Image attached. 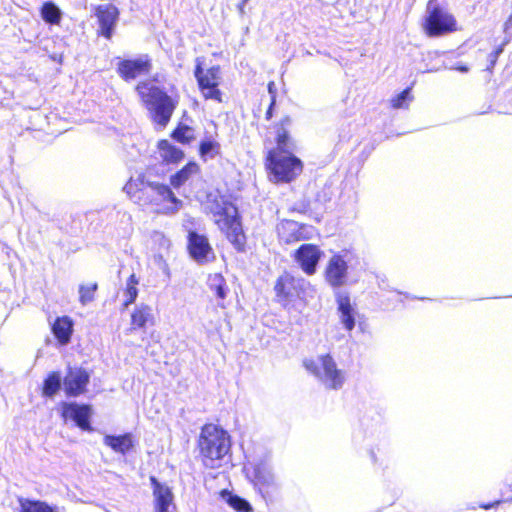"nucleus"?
I'll return each instance as SVG.
<instances>
[{
	"label": "nucleus",
	"instance_id": "f257e3e1",
	"mask_svg": "<svg viewBox=\"0 0 512 512\" xmlns=\"http://www.w3.org/2000/svg\"><path fill=\"white\" fill-rule=\"evenodd\" d=\"M155 81V77L139 81L135 91L151 122L165 128L178 107L180 96L174 86L167 91L164 87L156 85Z\"/></svg>",
	"mask_w": 512,
	"mask_h": 512
},
{
	"label": "nucleus",
	"instance_id": "f03ea898",
	"mask_svg": "<svg viewBox=\"0 0 512 512\" xmlns=\"http://www.w3.org/2000/svg\"><path fill=\"white\" fill-rule=\"evenodd\" d=\"M231 448V438L219 425L206 423L201 427L197 449L201 463L208 469H218Z\"/></svg>",
	"mask_w": 512,
	"mask_h": 512
},
{
	"label": "nucleus",
	"instance_id": "7ed1b4c3",
	"mask_svg": "<svg viewBox=\"0 0 512 512\" xmlns=\"http://www.w3.org/2000/svg\"><path fill=\"white\" fill-rule=\"evenodd\" d=\"M293 149H270L265 156V169L275 183H290L300 176L304 169L302 160Z\"/></svg>",
	"mask_w": 512,
	"mask_h": 512
},
{
	"label": "nucleus",
	"instance_id": "20e7f679",
	"mask_svg": "<svg viewBox=\"0 0 512 512\" xmlns=\"http://www.w3.org/2000/svg\"><path fill=\"white\" fill-rule=\"evenodd\" d=\"M421 27L425 35L430 38L445 36L459 30L454 14L438 0L427 1L426 14Z\"/></svg>",
	"mask_w": 512,
	"mask_h": 512
},
{
	"label": "nucleus",
	"instance_id": "39448f33",
	"mask_svg": "<svg viewBox=\"0 0 512 512\" xmlns=\"http://www.w3.org/2000/svg\"><path fill=\"white\" fill-rule=\"evenodd\" d=\"M309 288V281L285 270L277 277L274 284L276 302L287 309L293 308L297 304H306Z\"/></svg>",
	"mask_w": 512,
	"mask_h": 512
},
{
	"label": "nucleus",
	"instance_id": "423d86ee",
	"mask_svg": "<svg viewBox=\"0 0 512 512\" xmlns=\"http://www.w3.org/2000/svg\"><path fill=\"white\" fill-rule=\"evenodd\" d=\"M215 224L224 234L226 239L239 253L246 251L247 237L245 235L241 216L238 209L232 203H225L219 210L214 212Z\"/></svg>",
	"mask_w": 512,
	"mask_h": 512
},
{
	"label": "nucleus",
	"instance_id": "0eeeda50",
	"mask_svg": "<svg viewBox=\"0 0 512 512\" xmlns=\"http://www.w3.org/2000/svg\"><path fill=\"white\" fill-rule=\"evenodd\" d=\"M215 224L224 234L226 239L239 253L246 251L247 237L245 235L241 216L238 209L232 203H225L219 210L214 212Z\"/></svg>",
	"mask_w": 512,
	"mask_h": 512
},
{
	"label": "nucleus",
	"instance_id": "6e6552de",
	"mask_svg": "<svg viewBox=\"0 0 512 512\" xmlns=\"http://www.w3.org/2000/svg\"><path fill=\"white\" fill-rule=\"evenodd\" d=\"M194 77L198 89L204 100H213L217 103L223 102V93L221 91L222 71L219 65L209 68L203 67V61L200 58L195 60Z\"/></svg>",
	"mask_w": 512,
	"mask_h": 512
},
{
	"label": "nucleus",
	"instance_id": "1a4fd4ad",
	"mask_svg": "<svg viewBox=\"0 0 512 512\" xmlns=\"http://www.w3.org/2000/svg\"><path fill=\"white\" fill-rule=\"evenodd\" d=\"M320 366L314 360H305L304 367L315 377L325 383L330 390H339L345 382V375L337 367L336 362L330 354L319 357Z\"/></svg>",
	"mask_w": 512,
	"mask_h": 512
},
{
	"label": "nucleus",
	"instance_id": "9d476101",
	"mask_svg": "<svg viewBox=\"0 0 512 512\" xmlns=\"http://www.w3.org/2000/svg\"><path fill=\"white\" fill-rule=\"evenodd\" d=\"M152 69L153 62L148 54L141 55L137 58H121L116 64V72L125 82H130L141 76L149 75Z\"/></svg>",
	"mask_w": 512,
	"mask_h": 512
},
{
	"label": "nucleus",
	"instance_id": "9b49d317",
	"mask_svg": "<svg viewBox=\"0 0 512 512\" xmlns=\"http://www.w3.org/2000/svg\"><path fill=\"white\" fill-rule=\"evenodd\" d=\"M186 249L190 258L200 265L214 262L216 259L209 238L195 230H189L187 233Z\"/></svg>",
	"mask_w": 512,
	"mask_h": 512
},
{
	"label": "nucleus",
	"instance_id": "f8f14e48",
	"mask_svg": "<svg viewBox=\"0 0 512 512\" xmlns=\"http://www.w3.org/2000/svg\"><path fill=\"white\" fill-rule=\"evenodd\" d=\"M60 408V416L64 421H73L75 425L83 431L90 432L93 430L90 421L93 414L91 405L76 402H63Z\"/></svg>",
	"mask_w": 512,
	"mask_h": 512
},
{
	"label": "nucleus",
	"instance_id": "ddd939ff",
	"mask_svg": "<svg viewBox=\"0 0 512 512\" xmlns=\"http://www.w3.org/2000/svg\"><path fill=\"white\" fill-rule=\"evenodd\" d=\"M93 11L98 23L97 35L110 40L119 20V9L113 4H101L95 6Z\"/></svg>",
	"mask_w": 512,
	"mask_h": 512
},
{
	"label": "nucleus",
	"instance_id": "4468645a",
	"mask_svg": "<svg viewBox=\"0 0 512 512\" xmlns=\"http://www.w3.org/2000/svg\"><path fill=\"white\" fill-rule=\"evenodd\" d=\"M323 252L316 244L304 243L301 244L293 253L292 257L297 262L301 270L306 275H313L316 273L317 266Z\"/></svg>",
	"mask_w": 512,
	"mask_h": 512
},
{
	"label": "nucleus",
	"instance_id": "2eb2a0df",
	"mask_svg": "<svg viewBox=\"0 0 512 512\" xmlns=\"http://www.w3.org/2000/svg\"><path fill=\"white\" fill-rule=\"evenodd\" d=\"M89 382L90 374L86 369L68 368L63 378L64 392L67 397H78L87 392Z\"/></svg>",
	"mask_w": 512,
	"mask_h": 512
},
{
	"label": "nucleus",
	"instance_id": "dca6fc26",
	"mask_svg": "<svg viewBox=\"0 0 512 512\" xmlns=\"http://www.w3.org/2000/svg\"><path fill=\"white\" fill-rule=\"evenodd\" d=\"M348 277V264L344 256L333 254L327 262L324 270L325 281L333 288H339L346 284Z\"/></svg>",
	"mask_w": 512,
	"mask_h": 512
},
{
	"label": "nucleus",
	"instance_id": "f3484780",
	"mask_svg": "<svg viewBox=\"0 0 512 512\" xmlns=\"http://www.w3.org/2000/svg\"><path fill=\"white\" fill-rule=\"evenodd\" d=\"M151 184L152 182L147 180L146 175L140 173L135 178L131 177L123 189L134 203L140 206H149L151 204V199L149 198Z\"/></svg>",
	"mask_w": 512,
	"mask_h": 512
},
{
	"label": "nucleus",
	"instance_id": "a211bd4d",
	"mask_svg": "<svg viewBox=\"0 0 512 512\" xmlns=\"http://www.w3.org/2000/svg\"><path fill=\"white\" fill-rule=\"evenodd\" d=\"M309 226L298 223L294 220L285 219L280 222L277 228L278 238L285 244H293L311 238Z\"/></svg>",
	"mask_w": 512,
	"mask_h": 512
},
{
	"label": "nucleus",
	"instance_id": "6ab92c4d",
	"mask_svg": "<svg viewBox=\"0 0 512 512\" xmlns=\"http://www.w3.org/2000/svg\"><path fill=\"white\" fill-rule=\"evenodd\" d=\"M154 497V512H169L175 509L174 495L170 487L160 483L155 476L149 477Z\"/></svg>",
	"mask_w": 512,
	"mask_h": 512
},
{
	"label": "nucleus",
	"instance_id": "aec40b11",
	"mask_svg": "<svg viewBox=\"0 0 512 512\" xmlns=\"http://www.w3.org/2000/svg\"><path fill=\"white\" fill-rule=\"evenodd\" d=\"M293 118L290 115H284L280 120L272 124L274 133L275 147L272 149H293L294 143L291 137Z\"/></svg>",
	"mask_w": 512,
	"mask_h": 512
},
{
	"label": "nucleus",
	"instance_id": "412c9836",
	"mask_svg": "<svg viewBox=\"0 0 512 512\" xmlns=\"http://www.w3.org/2000/svg\"><path fill=\"white\" fill-rule=\"evenodd\" d=\"M208 291L213 295L217 307L225 309L227 307L226 299L230 289L227 280L221 272L209 273L206 278Z\"/></svg>",
	"mask_w": 512,
	"mask_h": 512
},
{
	"label": "nucleus",
	"instance_id": "4be33fe9",
	"mask_svg": "<svg viewBox=\"0 0 512 512\" xmlns=\"http://www.w3.org/2000/svg\"><path fill=\"white\" fill-rule=\"evenodd\" d=\"M155 324V317L151 306L147 304L137 305L130 315L129 331L146 330L148 326Z\"/></svg>",
	"mask_w": 512,
	"mask_h": 512
},
{
	"label": "nucleus",
	"instance_id": "5701e85b",
	"mask_svg": "<svg viewBox=\"0 0 512 512\" xmlns=\"http://www.w3.org/2000/svg\"><path fill=\"white\" fill-rule=\"evenodd\" d=\"M73 327L74 322L69 316L57 317L54 320L51 331L58 344L67 345L71 341Z\"/></svg>",
	"mask_w": 512,
	"mask_h": 512
},
{
	"label": "nucleus",
	"instance_id": "b1692460",
	"mask_svg": "<svg viewBox=\"0 0 512 512\" xmlns=\"http://www.w3.org/2000/svg\"><path fill=\"white\" fill-rule=\"evenodd\" d=\"M337 305L340 321L344 328L347 331L353 330L355 327V312L350 297L347 294H339L337 296Z\"/></svg>",
	"mask_w": 512,
	"mask_h": 512
},
{
	"label": "nucleus",
	"instance_id": "393cba45",
	"mask_svg": "<svg viewBox=\"0 0 512 512\" xmlns=\"http://www.w3.org/2000/svg\"><path fill=\"white\" fill-rule=\"evenodd\" d=\"M151 204L149 206H161L165 203L175 204L177 198L168 185L153 183L151 184V192L149 193Z\"/></svg>",
	"mask_w": 512,
	"mask_h": 512
},
{
	"label": "nucleus",
	"instance_id": "a878e982",
	"mask_svg": "<svg viewBox=\"0 0 512 512\" xmlns=\"http://www.w3.org/2000/svg\"><path fill=\"white\" fill-rule=\"evenodd\" d=\"M103 442L106 446L111 448L114 452L120 454H126L131 451L134 447L133 436L130 433H124L121 435H106L103 438Z\"/></svg>",
	"mask_w": 512,
	"mask_h": 512
},
{
	"label": "nucleus",
	"instance_id": "bb28decb",
	"mask_svg": "<svg viewBox=\"0 0 512 512\" xmlns=\"http://www.w3.org/2000/svg\"><path fill=\"white\" fill-rule=\"evenodd\" d=\"M161 153V159L166 164H177L184 158V152L177 146L171 144L167 139H161L157 143Z\"/></svg>",
	"mask_w": 512,
	"mask_h": 512
},
{
	"label": "nucleus",
	"instance_id": "cd10ccee",
	"mask_svg": "<svg viewBox=\"0 0 512 512\" xmlns=\"http://www.w3.org/2000/svg\"><path fill=\"white\" fill-rule=\"evenodd\" d=\"M170 136L176 142L183 145H188L192 143L196 138L195 128L183 122H178L176 127L170 133Z\"/></svg>",
	"mask_w": 512,
	"mask_h": 512
},
{
	"label": "nucleus",
	"instance_id": "c85d7f7f",
	"mask_svg": "<svg viewBox=\"0 0 512 512\" xmlns=\"http://www.w3.org/2000/svg\"><path fill=\"white\" fill-rule=\"evenodd\" d=\"M200 171L199 165L195 162H188L179 171L170 178L173 187L178 188L183 185L193 174Z\"/></svg>",
	"mask_w": 512,
	"mask_h": 512
},
{
	"label": "nucleus",
	"instance_id": "c756f323",
	"mask_svg": "<svg viewBox=\"0 0 512 512\" xmlns=\"http://www.w3.org/2000/svg\"><path fill=\"white\" fill-rule=\"evenodd\" d=\"M18 504V512H55L52 506L41 500L19 497Z\"/></svg>",
	"mask_w": 512,
	"mask_h": 512
},
{
	"label": "nucleus",
	"instance_id": "7c9ffc66",
	"mask_svg": "<svg viewBox=\"0 0 512 512\" xmlns=\"http://www.w3.org/2000/svg\"><path fill=\"white\" fill-rule=\"evenodd\" d=\"M61 388V376L58 371L50 372L43 380L41 394L44 397H53Z\"/></svg>",
	"mask_w": 512,
	"mask_h": 512
},
{
	"label": "nucleus",
	"instance_id": "2f4dec72",
	"mask_svg": "<svg viewBox=\"0 0 512 512\" xmlns=\"http://www.w3.org/2000/svg\"><path fill=\"white\" fill-rule=\"evenodd\" d=\"M221 152V145L214 139H204L199 143L198 154L200 158L206 160L218 156Z\"/></svg>",
	"mask_w": 512,
	"mask_h": 512
},
{
	"label": "nucleus",
	"instance_id": "473e14b6",
	"mask_svg": "<svg viewBox=\"0 0 512 512\" xmlns=\"http://www.w3.org/2000/svg\"><path fill=\"white\" fill-rule=\"evenodd\" d=\"M42 19L51 25H57L61 21V11L53 2H45L40 9Z\"/></svg>",
	"mask_w": 512,
	"mask_h": 512
},
{
	"label": "nucleus",
	"instance_id": "72a5a7b5",
	"mask_svg": "<svg viewBox=\"0 0 512 512\" xmlns=\"http://www.w3.org/2000/svg\"><path fill=\"white\" fill-rule=\"evenodd\" d=\"M139 279L135 273H132L126 281V287L124 289V293L126 296L125 301L123 302V307L127 308L129 305L133 304L136 301L138 296V286Z\"/></svg>",
	"mask_w": 512,
	"mask_h": 512
},
{
	"label": "nucleus",
	"instance_id": "f704fd0d",
	"mask_svg": "<svg viewBox=\"0 0 512 512\" xmlns=\"http://www.w3.org/2000/svg\"><path fill=\"white\" fill-rule=\"evenodd\" d=\"M98 290L97 282L79 285V302L85 306L95 300L96 292Z\"/></svg>",
	"mask_w": 512,
	"mask_h": 512
},
{
	"label": "nucleus",
	"instance_id": "c9c22d12",
	"mask_svg": "<svg viewBox=\"0 0 512 512\" xmlns=\"http://www.w3.org/2000/svg\"><path fill=\"white\" fill-rule=\"evenodd\" d=\"M222 495L227 496L226 502L237 512H251L253 510L250 503L238 495H233L226 490L222 492Z\"/></svg>",
	"mask_w": 512,
	"mask_h": 512
},
{
	"label": "nucleus",
	"instance_id": "e433bc0d",
	"mask_svg": "<svg viewBox=\"0 0 512 512\" xmlns=\"http://www.w3.org/2000/svg\"><path fill=\"white\" fill-rule=\"evenodd\" d=\"M254 485L264 497L271 498L277 490V485L272 478L257 477L254 480Z\"/></svg>",
	"mask_w": 512,
	"mask_h": 512
},
{
	"label": "nucleus",
	"instance_id": "4c0bfd02",
	"mask_svg": "<svg viewBox=\"0 0 512 512\" xmlns=\"http://www.w3.org/2000/svg\"><path fill=\"white\" fill-rule=\"evenodd\" d=\"M410 100V88L404 89L401 93L397 94L392 100L393 108H402L407 106V101Z\"/></svg>",
	"mask_w": 512,
	"mask_h": 512
},
{
	"label": "nucleus",
	"instance_id": "58836bf2",
	"mask_svg": "<svg viewBox=\"0 0 512 512\" xmlns=\"http://www.w3.org/2000/svg\"><path fill=\"white\" fill-rule=\"evenodd\" d=\"M276 105V101L275 99H270V103H269V106L265 112V119L266 120H271V118L273 117V113H274V107Z\"/></svg>",
	"mask_w": 512,
	"mask_h": 512
},
{
	"label": "nucleus",
	"instance_id": "ea45409f",
	"mask_svg": "<svg viewBox=\"0 0 512 512\" xmlns=\"http://www.w3.org/2000/svg\"><path fill=\"white\" fill-rule=\"evenodd\" d=\"M267 89H268V92H269V94L271 96L270 99H273V97H274V99L276 100L277 89H276V86H275L274 82H272V81L269 82L268 86H267Z\"/></svg>",
	"mask_w": 512,
	"mask_h": 512
},
{
	"label": "nucleus",
	"instance_id": "a19ab883",
	"mask_svg": "<svg viewBox=\"0 0 512 512\" xmlns=\"http://www.w3.org/2000/svg\"><path fill=\"white\" fill-rule=\"evenodd\" d=\"M500 503V501H495V502H488V503H481L479 505L480 508L484 509V510H489L493 507H495L496 505H498Z\"/></svg>",
	"mask_w": 512,
	"mask_h": 512
},
{
	"label": "nucleus",
	"instance_id": "79ce46f5",
	"mask_svg": "<svg viewBox=\"0 0 512 512\" xmlns=\"http://www.w3.org/2000/svg\"><path fill=\"white\" fill-rule=\"evenodd\" d=\"M489 60H490V66H489V70H492L493 67L495 66L497 60H498V57L494 54H490L489 55Z\"/></svg>",
	"mask_w": 512,
	"mask_h": 512
},
{
	"label": "nucleus",
	"instance_id": "37998d69",
	"mask_svg": "<svg viewBox=\"0 0 512 512\" xmlns=\"http://www.w3.org/2000/svg\"><path fill=\"white\" fill-rule=\"evenodd\" d=\"M248 1H249V0H242V1L238 4L237 8H238V11L240 12V14H244V12H245V11H244V6H245V3H246V2H248Z\"/></svg>",
	"mask_w": 512,
	"mask_h": 512
},
{
	"label": "nucleus",
	"instance_id": "c03bdc74",
	"mask_svg": "<svg viewBox=\"0 0 512 512\" xmlns=\"http://www.w3.org/2000/svg\"><path fill=\"white\" fill-rule=\"evenodd\" d=\"M503 52V45H500L498 46L493 52L492 54L496 55L497 57H499V55Z\"/></svg>",
	"mask_w": 512,
	"mask_h": 512
}]
</instances>
